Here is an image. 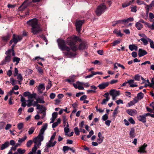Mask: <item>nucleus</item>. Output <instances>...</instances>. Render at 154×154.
Wrapping results in <instances>:
<instances>
[{"label":"nucleus","instance_id":"obj_1","mask_svg":"<svg viewBox=\"0 0 154 154\" xmlns=\"http://www.w3.org/2000/svg\"><path fill=\"white\" fill-rule=\"evenodd\" d=\"M57 42L60 49L63 51L64 56L69 58L74 57L76 55L75 52H72L70 51L71 49L73 51L75 52L78 48L77 46L74 45L69 47L67 46L66 43L63 40L57 39Z\"/></svg>","mask_w":154,"mask_h":154},{"label":"nucleus","instance_id":"obj_2","mask_svg":"<svg viewBox=\"0 0 154 154\" xmlns=\"http://www.w3.org/2000/svg\"><path fill=\"white\" fill-rule=\"evenodd\" d=\"M27 23L32 27L31 32L34 35H36L42 31V28L38 24V20L36 18L29 20L27 22Z\"/></svg>","mask_w":154,"mask_h":154},{"label":"nucleus","instance_id":"obj_3","mask_svg":"<svg viewBox=\"0 0 154 154\" xmlns=\"http://www.w3.org/2000/svg\"><path fill=\"white\" fill-rule=\"evenodd\" d=\"M79 38L76 36H74L71 38H68L66 40V43L69 46H72L75 45L77 41L79 40Z\"/></svg>","mask_w":154,"mask_h":154},{"label":"nucleus","instance_id":"obj_4","mask_svg":"<svg viewBox=\"0 0 154 154\" xmlns=\"http://www.w3.org/2000/svg\"><path fill=\"white\" fill-rule=\"evenodd\" d=\"M56 134V132L54 133L53 135L51 137L50 140L46 143V146L47 148L53 147L56 144L57 142L56 141L53 142L54 140Z\"/></svg>","mask_w":154,"mask_h":154},{"label":"nucleus","instance_id":"obj_5","mask_svg":"<svg viewBox=\"0 0 154 154\" xmlns=\"http://www.w3.org/2000/svg\"><path fill=\"white\" fill-rule=\"evenodd\" d=\"M106 8V5L104 3L98 6L96 10V15L98 16H100L105 11Z\"/></svg>","mask_w":154,"mask_h":154},{"label":"nucleus","instance_id":"obj_6","mask_svg":"<svg viewBox=\"0 0 154 154\" xmlns=\"http://www.w3.org/2000/svg\"><path fill=\"white\" fill-rule=\"evenodd\" d=\"M84 22V20H78L76 21L75 25L76 30L79 33L81 31L82 26Z\"/></svg>","mask_w":154,"mask_h":154},{"label":"nucleus","instance_id":"obj_7","mask_svg":"<svg viewBox=\"0 0 154 154\" xmlns=\"http://www.w3.org/2000/svg\"><path fill=\"white\" fill-rule=\"evenodd\" d=\"M13 42L14 44L13 45H15L19 41H21L22 38V36L20 35H16L15 34H14L13 35Z\"/></svg>","mask_w":154,"mask_h":154},{"label":"nucleus","instance_id":"obj_8","mask_svg":"<svg viewBox=\"0 0 154 154\" xmlns=\"http://www.w3.org/2000/svg\"><path fill=\"white\" fill-rule=\"evenodd\" d=\"M109 94L112 96L117 97L120 95V91H117L115 89H112L110 91Z\"/></svg>","mask_w":154,"mask_h":154},{"label":"nucleus","instance_id":"obj_9","mask_svg":"<svg viewBox=\"0 0 154 154\" xmlns=\"http://www.w3.org/2000/svg\"><path fill=\"white\" fill-rule=\"evenodd\" d=\"M126 112L130 115L133 116L137 113V111L134 109H130L126 110Z\"/></svg>","mask_w":154,"mask_h":154},{"label":"nucleus","instance_id":"obj_10","mask_svg":"<svg viewBox=\"0 0 154 154\" xmlns=\"http://www.w3.org/2000/svg\"><path fill=\"white\" fill-rule=\"evenodd\" d=\"M45 88L44 84H40L37 88L39 94H42L43 93V91L45 89Z\"/></svg>","mask_w":154,"mask_h":154},{"label":"nucleus","instance_id":"obj_11","mask_svg":"<svg viewBox=\"0 0 154 154\" xmlns=\"http://www.w3.org/2000/svg\"><path fill=\"white\" fill-rule=\"evenodd\" d=\"M147 54V52L145 50L141 48H140L139 49L138 54L140 57L146 55Z\"/></svg>","mask_w":154,"mask_h":154},{"label":"nucleus","instance_id":"obj_12","mask_svg":"<svg viewBox=\"0 0 154 154\" xmlns=\"http://www.w3.org/2000/svg\"><path fill=\"white\" fill-rule=\"evenodd\" d=\"M98 138L97 140V142L99 144L101 143L104 139V137L102 136V134L100 132H99L98 134Z\"/></svg>","mask_w":154,"mask_h":154},{"label":"nucleus","instance_id":"obj_13","mask_svg":"<svg viewBox=\"0 0 154 154\" xmlns=\"http://www.w3.org/2000/svg\"><path fill=\"white\" fill-rule=\"evenodd\" d=\"M37 109L39 110L41 112H44V115L45 114V111L46 110V108L43 105H38V106L36 108Z\"/></svg>","mask_w":154,"mask_h":154},{"label":"nucleus","instance_id":"obj_14","mask_svg":"<svg viewBox=\"0 0 154 154\" xmlns=\"http://www.w3.org/2000/svg\"><path fill=\"white\" fill-rule=\"evenodd\" d=\"M33 141L35 143V145L33 147H35L37 149L38 147L39 146H41V141L40 140H37V139H35V138L33 139Z\"/></svg>","mask_w":154,"mask_h":154},{"label":"nucleus","instance_id":"obj_15","mask_svg":"<svg viewBox=\"0 0 154 154\" xmlns=\"http://www.w3.org/2000/svg\"><path fill=\"white\" fill-rule=\"evenodd\" d=\"M10 145L9 142L8 141H6L1 146L0 149L1 150H3L8 148Z\"/></svg>","mask_w":154,"mask_h":154},{"label":"nucleus","instance_id":"obj_16","mask_svg":"<svg viewBox=\"0 0 154 154\" xmlns=\"http://www.w3.org/2000/svg\"><path fill=\"white\" fill-rule=\"evenodd\" d=\"M27 6V5L26 4V1H24L22 4L19 8L18 9L20 11H23L26 8Z\"/></svg>","mask_w":154,"mask_h":154},{"label":"nucleus","instance_id":"obj_17","mask_svg":"<svg viewBox=\"0 0 154 154\" xmlns=\"http://www.w3.org/2000/svg\"><path fill=\"white\" fill-rule=\"evenodd\" d=\"M147 145L144 143L143 145L141 146L139 148V149L138 150V152L140 153H144L146 152L145 149L146 147L147 146Z\"/></svg>","mask_w":154,"mask_h":154},{"label":"nucleus","instance_id":"obj_18","mask_svg":"<svg viewBox=\"0 0 154 154\" xmlns=\"http://www.w3.org/2000/svg\"><path fill=\"white\" fill-rule=\"evenodd\" d=\"M109 85V82H104L99 85L98 87L100 89H102L105 88L106 87H107Z\"/></svg>","mask_w":154,"mask_h":154},{"label":"nucleus","instance_id":"obj_19","mask_svg":"<svg viewBox=\"0 0 154 154\" xmlns=\"http://www.w3.org/2000/svg\"><path fill=\"white\" fill-rule=\"evenodd\" d=\"M128 83L129 84L130 87L134 88L138 86V85L135 84H134V82L133 80L131 79L129 80L128 82Z\"/></svg>","mask_w":154,"mask_h":154},{"label":"nucleus","instance_id":"obj_20","mask_svg":"<svg viewBox=\"0 0 154 154\" xmlns=\"http://www.w3.org/2000/svg\"><path fill=\"white\" fill-rule=\"evenodd\" d=\"M11 60V56L10 55H8L6 56L4 61H2V64H5V63L9 62Z\"/></svg>","mask_w":154,"mask_h":154},{"label":"nucleus","instance_id":"obj_21","mask_svg":"<svg viewBox=\"0 0 154 154\" xmlns=\"http://www.w3.org/2000/svg\"><path fill=\"white\" fill-rule=\"evenodd\" d=\"M138 119L143 123L146 122V118L144 115H140L137 117Z\"/></svg>","mask_w":154,"mask_h":154},{"label":"nucleus","instance_id":"obj_22","mask_svg":"<svg viewBox=\"0 0 154 154\" xmlns=\"http://www.w3.org/2000/svg\"><path fill=\"white\" fill-rule=\"evenodd\" d=\"M35 100L38 101V103H45L44 100V97L43 96L41 98L38 97L35 98Z\"/></svg>","mask_w":154,"mask_h":154},{"label":"nucleus","instance_id":"obj_23","mask_svg":"<svg viewBox=\"0 0 154 154\" xmlns=\"http://www.w3.org/2000/svg\"><path fill=\"white\" fill-rule=\"evenodd\" d=\"M43 134V133L40 132L38 136L36 137L35 138V139H37V140L42 142L43 140L44 139Z\"/></svg>","mask_w":154,"mask_h":154},{"label":"nucleus","instance_id":"obj_24","mask_svg":"<svg viewBox=\"0 0 154 154\" xmlns=\"http://www.w3.org/2000/svg\"><path fill=\"white\" fill-rule=\"evenodd\" d=\"M129 135L130 137L132 138H134L135 137V130L133 128H131L130 132Z\"/></svg>","mask_w":154,"mask_h":154},{"label":"nucleus","instance_id":"obj_25","mask_svg":"<svg viewBox=\"0 0 154 154\" xmlns=\"http://www.w3.org/2000/svg\"><path fill=\"white\" fill-rule=\"evenodd\" d=\"M149 38H140L141 41H142L144 45H146L148 43V42H149V39H150Z\"/></svg>","mask_w":154,"mask_h":154},{"label":"nucleus","instance_id":"obj_26","mask_svg":"<svg viewBox=\"0 0 154 154\" xmlns=\"http://www.w3.org/2000/svg\"><path fill=\"white\" fill-rule=\"evenodd\" d=\"M61 120L60 118L57 119V122L54 123L52 125V128H55L59 124H60Z\"/></svg>","mask_w":154,"mask_h":154},{"label":"nucleus","instance_id":"obj_27","mask_svg":"<svg viewBox=\"0 0 154 154\" xmlns=\"http://www.w3.org/2000/svg\"><path fill=\"white\" fill-rule=\"evenodd\" d=\"M129 48L131 51L134 50L137 51V47L135 45H130L129 46Z\"/></svg>","mask_w":154,"mask_h":154},{"label":"nucleus","instance_id":"obj_28","mask_svg":"<svg viewBox=\"0 0 154 154\" xmlns=\"http://www.w3.org/2000/svg\"><path fill=\"white\" fill-rule=\"evenodd\" d=\"M135 26L138 30H141L143 27V25L139 22H137L135 24Z\"/></svg>","mask_w":154,"mask_h":154},{"label":"nucleus","instance_id":"obj_29","mask_svg":"<svg viewBox=\"0 0 154 154\" xmlns=\"http://www.w3.org/2000/svg\"><path fill=\"white\" fill-rule=\"evenodd\" d=\"M77 89L79 90H83L84 87L82 86L83 85V82H80L79 81L77 82Z\"/></svg>","mask_w":154,"mask_h":154},{"label":"nucleus","instance_id":"obj_30","mask_svg":"<svg viewBox=\"0 0 154 154\" xmlns=\"http://www.w3.org/2000/svg\"><path fill=\"white\" fill-rule=\"evenodd\" d=\"M63 123L64 124V126L65 127L66 126L67 127H69V125L68 123L67 122V119L66 116H63Z\"/></svg>","mask_w":154,"mask_h":154},{"label":"nucleus","instance_id":"obj_31","mask_svg":"<svg viewBox=\"0 0 154 154\" xmlns=\"http://www.w3.org/2000/svg\"><path fill=\"white\" fill-rule=\"evenodd\" d=\"M87 48V46L84 43H81L79 47V50H83Z\"/></svg>","mask_w":154,"mask_h":154},{"label":"nucleus","instance_id":"obj_32","mask_svg":"<svg viewBox=\"0 0 154 154\" xmlns=\"http://www.w3.org/2000/svg\"><path fill=\"white\" fill-rule=\"evenodd\" d=\"M48 126V124L47 123H45L42 126V128L40 130V132L41 133H44V131L45 130L47 127Z\"/></svg>","mask_w":154,"mask_h":154},{"label":"nucleus","instance_id":"obj_33","mask_svg":"<svg viewBox=\"0 0 154 154\" xmlns=\"http://www.w3.org/2000/svg\"><path fill=\"white\" fill-rule=\"evenodd\" d=\"M15 46V45H13L11 47V49L8 50V51H6L5 54L7 55H10L11 52H12V51H13L14 48Z\"/></svg>","mask_w":154,"mask_h":154},{"label":"nucleus","instance_id":"obj_34","mask_svg":"<svg viewBox=\"0 0 154 154\" xmlns=\"http://www.w3.org/2000/svg\"><path fill=\"white\" fill-rule=\"evenodd\" d=\"M144 96V94L140 92L137 94V97L139 100H140L143 98Z\"/></svg>","mask_w":154,"mask_h":154},{"label":"nucleus","instance_id":"obj_35","mask_svg":"<svg viewBox=\"0 0 154 154\" xmlns=\"http://www.w3.org/2000/svg\"><path fill=\"white\" fill-rule=\"evenodd\" d=\"M36 94L35 93H33L32 94H31L30 93L29 94V95L28 97L29 99H32V98H34L35 99L36 98Z\"/></svg>","mask_w":154,"mask_h":154},{"label":"nucleus","instance_id":"obj_36","mask_svg":"<svg viewBox=\"0 0 154 154\" xmlns=\"http://www.w3.org/2000/svg\"><path fill=\"white\" fill-rule=\"evenodd\" d=\"M20 60V59L19 58L15 57L13 58V62H16V65H17L19 63Z\"/></svg>","mask_w":154,"mask_h":154},{"label":"nucleus","instance_id":"obj_37","mask_svg":"<svg viewBox=\"0 0 154 154\" xmlns=\"http://www.w3.org/2000/svg\"><path fill=\"white\" fill-rule=\"evenodd\" d=\"M26 136H25L23 138H19L18 140V143H19L21 144L22 143L24 142L25 140L26 139Z\"/></svg>","mask_w":154,"mask_h":154},{"label":"nucleus","instance_id":"obj_38","mask_svg":"<svg viewBox=\"0 0 154 154\" xmlns=\"http://www.w3.org/2000/svg\"><path fill=\"white\" fill-rule=\"evenodd\" d=\"M37 148L35 147H33L31 151L29 152L28 154H35L37 150Z\"/></svg>","mask_w":154,"mask_h":154},{"label":"nucleus","instance_id":"obj_39","mask_svg":"<svg viewBox=\"0 0 154 154\" xmlns=\"http://www.w3.org/2000/svg\"><path fill=\"white\" fill-rule=\"evenodd\" d=\"M35 128L34 127H31V128H30L29 130L28 131V134H32L34 132L35 130Z\"/></svg>","mask_w":154,"mask_h":154},{"label":"nucleus","instance_id":"obj_40","mask_svg":"<svg viewBox=\"0 0 154 154\" xmlns=\"http://www.w3.org/2000/svg\"><path fill=\"white\" fill-rule=\"evenodd\" d=\"M10 36L9 35H8L5 36H3L2 37V39L5 41H7L10 38Z\"/></svg>","mask_w":154,"mask_h":154},{"label":"nucleus","instance_id":"obj_41","mask_svg":"<svg viewBox=\"0 0 154 154\" xmlns=\"http://www.w3.org/2000/svg\"><path fill=\"white\" fill-rule=\"evenodd\" d=\"M17 151L19 154H23L25 152L26 150L22 149L21 148H19L17 149Z\"/></svg>","mask_w":154,"mask_h":154},{"label":"nucleus","instance_id":"obj_42","mask_svg":"<svg viewBox=\"0 0 154 154\" xmlns=\"http://www.w3.org/2000/svg\"><path fill=\"white\" fill-rule=\"evenodd\" d=\"M69 147L67 146H64L63 147V151L64 153H66V151L69 150Z\"/></svg>","mask_w":154,"mask_h":154},{"label":"nucleus","instance_id":"obj_43","mask_svg":"<svg viewBox=\"0 0 154 154\" xmlns=\"http://www.w3.org/2000/svg\"><path fill=\"white\" fill-rule=\"evenodd\" d=\"M27 102H28V103L27 104V106L28 107H29L32 105L33 100L29 99L27 101Z\"/></svg>","mask_w":154,"mask_h":154},{"label":"nucleus","instance_id":"obj_44","mask_svg":"<svg viewBox=\"0 0 154 154\" xmlns=\"http://www.w3.org/2000/svg\"><path fill=\"white\" fill-rule=\"evenodd\" d=\"M149 42L150 44V48L152 49H154V43L153 41L151 39H149Z\"/></svg>","mask_w":154,"mask_h":154},{"label":"nucleus","instance_id":"obj_45","mask_svg":"<svg viewBox=\"0 0 154 154\" xmlns=\"http://www.w3.org/2000/svg\"><path fill=\"white\" fill-rule=\"evenodd\" d=\"M33 141H32V140H29V141H28L26 143V146L28 147H30L31 146V145L32 144V143H33Z\"/></svg>","mask_w":154,"mask_h":154},{"label":"nucleus","instance_id":"obj_46","mask_svg":"<svg viewBox=\"0 0 154 154\" xmlns=\"http://www.w3.org/2000/svg\"><path fill=\"white\" fill-rule=\"evenodd\" d=\"M140 77H141L139 75L137 74L134 76V79L135 80L139 81L140 80Z\"/></svg>","mask_w":154,"mask_h":154},{"label":"nucleus","instance_id":"obj_47","mask_svg":"<svg viewBox=\"0 0 154 154\" xmlns=\"http://www.w3.org/2000/svg\"><path fill=\"white\" fill-rule=\"evenodd\" d=\"M23 123L22 122L19 123L17 124V128L19 130H20L23 128Z\"/></svg>","mask_w":154,"mask_h":154},{"label":"nucleus","instance_id":"obj_48","mask_svg":"<svg viewBox=\"0 0 154 154\" xmlns=\"http://www.w3.org/2000/svg\"><path fill=\"white\" fill-rule=\"evenodd\" d=\"M74 132L75 134L79 135V131L77 127H76L74 129Z\"/></svg>","mask_w":154,"mask_h":154},{"label":"nucleus","instance_id":"obj_49","mask_svg":"<svg viewBox=\"0 0 154 154\" xmlns=\"http://www.w3.org/2000/svg\"><path fill=\"white\" fill-rule=\"evenodd\" d=\"M17 79L18 80V81H22L23 80V77L20 74H19L17 76Z\"/></svg>","mask_w":154,"mask_h":154},{"label":"nucleus","instance_id":"obj_50","mask_svg":"<svg viewBox=\"0 0 154 154\" xmlns=\"http://www.w3.org/2000/svg\"><path fill=\"white\" fill-rule=\"evenodd\" d=\"M120 42V40H118L114 41L113 43H112L113 46H115L119 44Z\"/></svg>","mask_w":154,"mask_h":154},{"label":"nucleus","instance_id":"obj_51","mask_svg":"<svg viewBox=\"0 0 154 154\" xmlns=\"http://www.w3.org/2000/svg\"><path fill=\"white\" fill-rule=\"evenodd\" d=\"M91 73L93 74V76L94 75H97V74H99V75H102L103 73L102 72H95L94 71H92L91 72Z\"/></svg>","mask_w":154,"mask_h":154},{"label":"nucleus","instance_id":"obj_52","mask_svg":"<svg viewBox=\"0 0 154 154\" xmlns=\"http://www.w3.org/2000/svg\"><path fill=\"white\" fill-rule=\"evenodd\" d=\"M119 108V106H117V107H116L115 108V109L114 111V112H113V115L114 116L118 114V109Z\"/></svg>","mask_w":154,"mask_h":154},{"label":"nucleus","instance_id":"obj_53","mask_svg":"<svg viewBox=\"0 0 154 154\" xmlns=\"http://www.w3.org/2000/svg\"><path fill=\"white\" fill-rule=\"evenodd\" d=\"M36 69L39 73L41 74H42L43 73V71L42 69L40 67L37 66Z\"/></svg>","mask_w":154,"mask_h":154},{"label":"nucleus","instance_id":"obj_54","mask_svg":"<svg viewBox=\"0 0 154 154\" xmlns=\"http://www.w3.org/2000/svg\"><path fill=\"white\" fill-rule=\"evenodd\" d=\"M109 98H105L104 99L102 102H101V104H106V102L109 101Z\"/></svg>","mask_w":154,"mask_h":154},{"label":"nucleus","instance_id":"obj_55","mask_svg":"<svg viewBox=\"0 0 154 154\" xmlns=\"http://www.w3.org/2000/svg\"><path fill=\"white\" fill-rule=\"evenodd\" d=\"M108 119V115L105 114L102 117V119L103 121H106Z\"/></svg>","mask_w":154,"mask_h":154},{"label":"nucleus","instance_id":"obj_56","mask_svg":"<svg viewBox=\"0 0 154 154\" xmlns=\"http://www.w3.org/2000/svg\"><path fill=\"white\" fill-rule=\"evenodd\" d=\"M15 80L13 78H11L10 79V82L13 85H15Z\"/></svg>","mask_w":154,"mask_h":154},{"label":"nucleus","instance_id":"obj_57","mask_svg":"<svg viewBox=\"0 0 154 154\" xmlns=\"http://www.w3.org/2000/svg\"><path fill=\"white\" fill-rule=\"evenodd\" d=\"M137 11V7L136 6L131 7V12L135 13Z\"/></svg>","mask_w":154,"mask_h":154},{"label":"nucleus","instance_id":"obj_58","mask_svg":"<svg viewBox=\"0 0 154 154\" xmlns=\"http://www.w3.org/2000/svg\"><path fill=\"white\" fill-rule=\"evenodd\" d=\"M57 112H54L52 114V118L55 119L57 117Z\"/></svg>","mask_w":154,"mask_h":154},{"label":"nucleus","instance_id":"obj_59","mask_svg":"<svg viewBox=\"0 0 154 154\" xmlns=\"http://www.w3.org/2000/svg\"><path fill=\"white\" fill-rule=\"evenodd\" d=\"M38 102L37 100H36V101H34V102L32 103V106H36V108L38 106V105H39V104H38Z\"/></svg>","mask_w":154,"mask_h":154},{"label":"nucleus","instance_id":"obj_60","mask_svg":"<svg viewBox=\"0 0 154 154\" xmlns=\"http://www.w3.org/2000/svg\"><path fill=\"white\" fill-rule=\"evenodd\" d=\"M128 121L132 124H134L135 123V121L132 117H131L129 119Z\"/></svg>","mask_w":154,"mask_h":154},{"label":"nucleus","instance_id":"obj_61","mask_svg":"<svg viewBox=\"0 0 154 154\" xmlns=\"http://www.w3.org/2000/svg\"><path fill=\"white\" fill-rule=\"evenodd\" d=\"M56 96V94L54 93H51L50 95V97L51 99H54Z\"/></svg>","mask_w":154,"mask_h":154},{"label":"nucleus","instance_id":"obj_62","mask_svg":"<svg viewBox=\"0 0 154 154\" xmlns=\"http://www.w3.org/2000/svg\"><path fill=\"white\" fill-rule=\"evenodd\" d=\"M137 3L139 5L144 4V2L140 0H137Z\"/></svg>","mask_w":154,"mask_h":154},{"label":"nucleus","instance_id":"obj_63","mask_svg":"<svg viewBox=\"0 0 154 154\" xmlns=\"http://www.w3.org/2000/svg\"><path fill=\"white\" fill-rule=\"evenodd\" d=\"M135 104V103L133 101H131L129 102L128 104V106L129 107H130L131 106L134 105Z\"/></svg>","mask_w":154,"mask_h":154},{"label":"nucleus","instance_id":"obj_64","mask_svg":"<svg viewBox=\"0 0 154 154\" xmlns=\"http://www.w3.org/2000/svg\"><path fill=\"white\" fill-rule=\"evenodd\" d=\"M11 127V125L10 124H7L5 129L6 130H8Z\"/></svg>","mask_w":154,"mask_h":154}]
</instances>
